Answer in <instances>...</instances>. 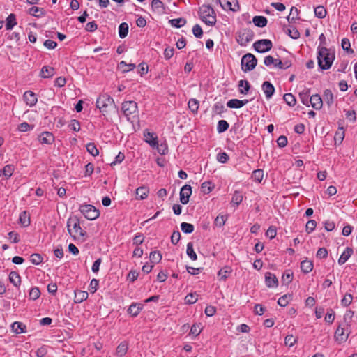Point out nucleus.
<instances>
[{
  "mask_svg": "<svg viewBox=\"0 0 357 357\" xmlns=\"http://www.w3.org/2000/svg\"><path fill=\"white\" fill-rule=\"evenodd\" d=\"M67 229L69 234L74 240H84L86 236V232L80 227L79 220L76 216L68 218Z\"/></svg>",
  "mask_w": 357,
  "mask_h": 357,
  "instance_id": "nucleus-1",
  "label": "nucleus"
},
{
  "mask_svg": "<svg viewBox=\"0 0 357 357\" xmlns=\"http://www.w3.org/2000/svg\"><path fill=\"white\" fill-rule=\"evenodd\" d=\"M334 59V50L324 47H319L317 55L319 67H331Z\"/></svg>",
  "mask_w": 357,
  "mask_h": 357,
  "instance_id": "nucleus-2",
  "label": "nucleus"
},
{
  "mask_svg": "<svg viewBox=\"0 0 357 357\" xmlns=\"http://www.w3.org/2000/svg\"><path fill=\"white\" fill-rule=\"evenodd\" d=\"M96 105L105 115L108 109H116L114 99L107 93L101 94L96 100Z\"/></svg>",
  "mask_w": 357,
  "mask_h": 357,
  "instance_id": "nucleus-3",
  "label": "nucleus"
},
{
  "mask_svg": "<svg viewBox=\"0 0 357 357\" xmlns=\"http://www.w3.org/2000/svg\"><path fill=\"white\" fill-rule=\"evenodd\" d=\"M201 20L208 26H213L216 23L215 13L213 8L208 5H203L199 11Z\"/></svg>",
  "mask_w": 357,
  "mask_h": 357,
  "instance_id": "nucleus-4",
  "label": "nucleus"
},
{
  "mask_svg": "<svg viewBox=\"0 0 357 357\" xmlns=\"http://www.w3.org/2000/svg\"><path fill=\"white\" fill-rule=\"evenodd\" d=\"M79 211L86 219L90 220H96L100 215L99 210L91 204L82 205Z\"/></svg>",
  "mask_w": 357,
  "mask_h": 357,
  "instance_id": "nucleus-5",
  "label": "nucleus"
},
{
  "mask_svg": "<svg viewBox=\"0 0 357 357\" xmlns=\"http://www.w3.org/2000/svg\"><path fill=\"white\" fill-rule=\"evenodd\" d=\"M254 33L250 29H243L240 30L236 35L237 42L242 46H245L248 43L252 40Z\"/></svg>",
  "mask_w": 357,
  "mask_h": 357,
  "instance_id": "nucleus-6",
  "label": "nucleus"
},
{
  "mask_svg": "<svg viewBox=\"0 0 357 357\" xmlns=\"http://www.w3.org/2000/svg\"><path fill=\"white\" fill-rule=\"evenodd\" d=\"M122 111L128 121H130V116L137 112V104L134 101H126L122 104Z\"/></svg>",
  "mask_w": 357,
  "mask_h": 357,
  "instance_id": "nucleus-7",
  "label": "nucleus"
},
{
  "mask_svg": "<svg viewBox=\"0 0 357 357\" xmlns=\"http://www.w3.org/2000/svg\"><path fill=\"white\" fill-rule=\"evenodd\" d=\"M253 47L257 52L263 53L269 51L273 47V43L268 39H261L256 41Z\"/></svg>",
  "mask_w": 357,
  "mask_h": 357,
  "instance_id": "nucleus-8",
  "label": "nucleus"
},
{
  "mask_svg": "<svg viewBox=\"0 0 357 357\" xmlns=\"http://www.w3.org/2000/svg\"><path fill=\"white\" fill-rule=\"evenodd\" d=\"M241 67H256L257 59L253 54L248 53L241 58Z\"/></svg>",
  "mask_w": 357,
  "mask_h": 357,
  "instance_id": "nucleus-9",
  "label": "nucleus"
},
{
  "mask_svg": "<svg viewBox=\"0 0 357 357\" xmlns=\"http://www.w3.org/2000/svg\"><path fill=\"white\" fill-rule=\"evenodd\" d=\"M192 195V187L189 185H183L180 191V202L183 204H186L189 202V198Z\"/></svg>",
  "mask_w": 357,
  "mask_h": 357,
  "instance_id": "nucleus-10",
  "label": "nucleus"
},
{
  "mask_svg": "<svg viewBox=\"0 0 357 357\" xmlns=\"http://www.w3.org/2000/svg\"><path fill=\"white\" fill-rule=\"evenodd\" d=\"M294 57L289 54L286 57L282 59H277L275 67H291L293 65H295Z\"/></svg>",
  "mask_w": 357,
  "mask_h": 357,
  "instance_id": "nucleus-11",
  "label": "nucleus"
},
{
  "mask_svg": "<svg viewBox=\"0 0 357 357\" xmlns=\"http://www.w3.org/2000/svg\"><path fill=\"white\" fill-rule=\"evenodd\" d=\"M220 3L224 9H229L232 11H236L239 9L237 0H220Z\"/></svg>",
  "mask_w": 357,
  "mask_h": 357,
  "instance_id": "nucleus-12",
  "label": "nucleus"
},
{
  "mask_svg": "<svg viewBox=\"0 0 357 357\" xmlns=\"http://www.w3.org/2000/svg\"><path fill=\"white\" fill-rule=\"evenodd\" d=\"M261 89L265 94L266 99L269 100L272 98L273 95L275 93V87L274 86L268 81L264 82L261 85Z\"/></svg>",
  "mask_w": 357,
  "mask_h": 357,
  "instance_id": "nucleus-13",
  "label": "nucleus"
},
{
  "mask_svg": "<svg viewBox=\"0 0 357 357\" xmlns=\"http://www.w3.org/2000/svg\"><path fill=\"white\" fill-rule=\"evenodd\" d=\"M24 99L26 105L29 107H33L36 105L38 101L36 94L31 91H27L24 93Z\"/></svg>",
  "mask_w": 357,
  "mask_h": 357,
  "instance_id": "nucleus-14",
  "label": "nucleus"
},
{
  "mask_svg": "<svg viewBox=\"0 0 357 357\" xmlns=\"http://www.w3.org/2000/svg\"><path fill=\"white\" fill-rule=\"evenodd\" d=\"M265 282L266 285L269 288H275L278 286V278L270 272H267L265 275Z\"/></svg>",
  "mask_w": 357,
  "mask_h": 357,
  "instance_id": "nucleus-15",
  "label": "nucleus"
},
{
  "mask_svg": "<svg viewBox=\"0 0 357 357\" xmlns=\"http://www.w3.org/2000/svg\"><path fill=\"white\" fill-rule=\"evenodd\" d=\"M38 140L41 144H51L54 141V137L52 132L46 131L39 135Z\"/></svg>",
  "mask_w": 357,
  "mask_h": 357,
  "instance_id": "nucleus-16",
  "label": "nucleus"
},
{
  "mask_svg": "<svg viewBox=\"0 0 357 357\" xmlns=\"http://www.w3.org/2000/svg\"><path fill=\"white\" fill-rule=\"evenodd\" d=\"M145 142L149 144L152 148H155L158 145V137L155 136L154 133L149 132L147 130L144 132Z\"/></svg>",
  "mask_w": 357,
  "mask_h": 357,
  "instance_id": "nucleus-17",
  "label": "nucleus"
},
{
  "mask_svg": "<svg viewBox=\"0 0 357 357\" xmlns=\"http://www.w3.org/2000/svg\"><path fill=\"white\" fill-rule=\"evenodd\" d=\"M310 103L314 109H320L323 105V100L319 95L315 94L310 96Z\"/></svg>",
  "mask_w": 357,
  "mask_h": 357,
  "instance_id": "nucleus-18",
  "label": "nucleus"
},
{
  "mask_svg": "<svg viewBox=\"0 0 357 357\" xmlns=\"http://www.w3.org/2000/svg\"><path fill=\"white\" fill-rule=\"evenodd\" d=\"M89 294L86 291L77 290L75 291V298L74 301L76 303H80L86 300L88 298Z\"/></svg>",
  "mask_w": 357,
  "mask_h": 357,
  "instance_id": "nucleus-19",
  "label": "nucleus"
},
{
  "mask_svg": "<svg viewBox=\"0 0 357 357\" xmlns=\"http://www.w3.org/2000/svg\"><path fill=\"white\" fill-rule=\"evenodd\" d=\"M353 254V249L351 248L347 247L344 250V251L341 255L340 257L338 259V263L340 265L344 264L346 261L349 259V257Z\"/></svg>",
  "mask_w": 357,
  "mask_h": 357,
  "instance_id": "nucleus-20",
  "label": "nucleus"
},
{
  "mask_svg": "<svg viewBox=\"0 0 357 357\" xmlns=\"http://www.w3.org/2000/svg\"><path fill=\"white\" fill-rule=\"evenodd\" d=\"M310 89H305L303 91L299 93V98L302 102V103L306 106L310 105Z\"/></svg>",
  "mask_w": 357,
  "mask_h": 357,
  "instance_id": "nucleus-21",
  "label": "nucleus"
},
{
  "mask_svg": "<svg viewBox=\"0 0 357 357\" xmlns=\"http://www.w3.org/2000/svg\"><path fill=\"white\" fill-rule=\"evenodd\" d=\"M301 269L304 273H309L313 269V263L310 260H303L301 263Z\"/></svg>",
  "mask_w": 357,
  "mask_h": 357,
  "instance_id": "nucleus-22",
  "label": "nucleus"
},
{
  "mask_svg": "<svg viewBox=\"0 0 357 357\" xmlns=\"http://www.w3.org/2000/svg\"><path fill=\"white\" fill-rule=\"evenodd\" d=\"M12 330L16 334L25 333L26 326L22 322L15 321L11 325Z\"/></svg>",
  "mask_w": 357,
  "mask_h": 357,
  "instance_id": "nucleus-23",
  "label": "nucleus"
},
{
  "mask_svg": "<svg viewBox=\"0 0 357 357\" xmlns=\"http://www.w3.org/2000/svg\"><path fill=\"white\" fill-rule=\"evenodd\" d=\"M9 280L15 286L18 287L21 283V278L15 271H11L9 274Z\"/></svg>",
  "mask_w": 357,
  "mask_h": 357,
  "instance_id": "nucleus-24",
  "label": "nucleus"
},
{
  "mask_svg": "<svg viewBox=\"0 0 357 357\" xmlns=\"http://www.w3.org/2000/svg\"><path fill=\"white\" fill-rule=\"evenodd\" d=\"M128 349V344L126 342H122L116 348V355L119 357H122L127 353Z\"/></svg>",
  "mask_w": 357,
  "mask_h": 357,
  "instance_id": "nucleus-25",
  "label": "nucleus"
},
{
  "mask_svg": "<svg viewBox=\"0 0 357 357\" xmlns=\"http://www.w3.org/2000/svg\"><path fill=\"white\" fill-rule=\"evenodd\" d=\"M252 22L256 26L264 27L267 24V19L264 16H255L252 19Z\"/></svg>",
  "mask_w": 357,
  "mask_h": 357,
  "instance_id": "nucleus-26",
  "label": "nucleus"
},
{
  "mask_svg": "<svg viewBox=\"0 0 357 357\" xmlns=\"http://www.w3.org/2000/svg\"><path fill=\"white\" fill-rule=\"evenodd\" d=\"M28 13L29 15L36 17H40L45 15L43 8L36 7V6H33V7L30 8Z\"/></svg>",
  "mask_w": 357,
  "mask_h": 357,
  "instance_id": "nucleus-27",
  "label": "nucleus"
},
{
  "mask_svg": "<svg viewBox=\"0 0 357 357\" xmlns=\"http://www.w3.org/2000/svg\"><path fill=\"white\" fill-rule=\"evenodd\" d=\"M239 91L242 94H247L250 89V84L247 80H240L238 82Z\"/></svg>",
  "mask_w": 357,
  "mask_h": 357,
  "instance_id": "nucleus-28",
  "label": "nucleus"
},
{
  "mask_svg": "<svg viewBox=\"0 0 357 357\" xmlns=\"http://www.w3.org/2000/svg\"><path fill=\"white\" fill-rule=\"evenodd\" d=\"M17 24L15 15L13 13L10 14L6 18V29L11 30Z\"/></svg>",
  "mask_w": 357,
  "mask_h": 357,
  "instance_id": "nucleus-29",
  "label": "nucleus"
},
{
  "mask_svg": "<svg viewBox=\"0 0 357 357\" xmlns=\"http://www.w3.org/2000/svg\"><path fill=\"white\" fill-rule=\"evenodd\" d=\"M231 273V268L229 266H225L218 271V276L220 278V280H226L229 274Z\"/></svg>",
  "mask_w": 357,
  "mask_h": 357,
  "instance_id": "nucleus-30",
  "label": "nucleus"
},
{
  "mask_svg": "<svg viewBox=\"0 0 357 357\" xmlns=\"http://www.w3.org/2000/svg\"><path fill=\"white\" fill-rule=\"evenodd\" d=\"M128 24L126 22L120 24L119 26V36L121 38H124L128 33Z\"/></svg>",
  "mask_w": 357,
  "mask_h": 357,
  "instance_id": "nucleus-31",
  "label": "nucleus"
},
{
  "mask_svg": "<svg viewBox=\"0 0 357 357\" xmlns=\"http://www.w3.org/2000/svg\"><path fill=\"white\" fill-rule=\"evenodd\" d=\"M323 98L325 102L330 107L333 102V95L331 90L326 89L324 92Z\"/></svg>",
  "mask_w": 357,
  "mask_h": 357,
  "instance_id": "nucleus-32",
  "label": "nucleus"
},
{
  "mask_svg": "<svg viewBox=\"0 0 357 357\" xmlns=\"http://www.w3.org/2000/svg\"><path fill=\"white\" fill-rule=\"evenodd\" d=\"M149 190L148 188L145 186H141L137 188L136 190V195L137 197H139L140 199H144L146 198L148 193Z\"/></svg>",
  "mask_w": 357,
  "mask_h": 357,
  "instance_id": "nucleus-33",
  "label": "nucleus"
},
{
  "mask_svg": "<svg viewBox=\"0 0 357 357\" xmlns=\"http://www.w3.org/2000/svg\"><path fill=\"white\" fill-rule=\"evenodd\" d=\"M186 253L192 261L197 259V255L193 249V243L192 242H189L187 244Z\"/></svg>",
  "mask_w": 357,
  "mask_h": 357,
  "instance_id": "nucleus-34",
  "label": "nucleus"
},
{
  "mask_svg": "<svg viewBox=\"0 0 357 357\" xmlns=\"http://www.w3.org/2000/svg\"><path fill=\"white\" fill-rule=\"evenodd\" d=\"M141 310L142 307H140L139 305L137 303H132V305H130L128 310V312L132 316L136 317L139 314Z\"/></svg>",
  "mask_w": 357,
  "mask_h": 357,
  "instance_id": "nucleus-35",
  "label": "nucleus"
},
{
  "mask_svg": "<svg viewBox=\"0 0 357 357\" xmlns=\"http://www.w3.org/2000/svg\"><path fill=\"white\" fill-rule=\"evenodd\" d=\"M243 197L241 192L236 190L232 196L231 204L238 206L243 201Z\"/></svg>",
  "mask_w": 357,
  "mask_h": 357,
  "instance_id": "nucleus-36",
  "label": "nucleus"
},
{
  "mask_svg": "<svg viewBox=\"0 0 357 357\" xmlns=\"http://www.w3.org/2000/svg\"><path fill=\"white\" fill-rule=\"evenodd\" d=\"M188 107H189L190 110L193 114H196L197 112L198 109H199V106L198 100H197L195 98H191L188 101Z\"/></svg>",
  "mask_w": 357,
  "mask_h": 357,
  "instance_id": "nucleus-37",
  "label": "nucleus"
},
{
  "mask_svg": "<svg viewBox=\"0 0 357 357\" xmlns=\"http://www.w3.org/2000/svg\"><path fill=\"white\" fill-rule=\"evenodd\" d=\"M326 10L322 6H319L314 8V15L319 19H323L326 15Z\"/></svg>",
  "mask_w": 357,
  "mask_h": 357,
  "instance_id": "nucleus-38",
  "label": "nucleus"
},
{
  "mask_svg": "<svg viewBox=\"0 0 357 357\" xmlns=\"http://www.w3.org/2000/svg\"><path fill=\"white\" fill-rule=\"evenodd\" d=\"M283 99L290 107L294 106L296 103V100L291 93H285L283 96Z\"/></svg>",
  "mask_w": 357,
  "mask_h": 357,
  "instance_id": "nucleus-39",
  "label": "nucleus"
},
{
  "mask_svg": "<svg viewBox=\"0 0 357 357\" xmlns=\"http://www.w3.org/2000/svg\"><path fill=\"white\" fill-rule=\"evenodd\" d=\"M229 123L225 120H220L218 122L217 130L219 133L225 132L229 128Z\"/></svg>",
  "mask_w": 357,
  "mask_h": 357,
  "instance_id": "nucleus-40",
  "label": "nucleus"
},
{
  "mask_svg": "<svg viewBox=\"0 0 357 357\" xmlns=\"http://www.w3.org/2000/svg\"><path fill=\"white\" fill-rule=\"evenodd\" d=\"M149 258L152 263L158 264L162 259V255L160 252L153 251L150 253Z\"/></svg>",
  "mask_w": 357,
  "mask_h": 357,
  "instance_id": "nucleus-41",
  "label": "nucleus"
},
{
  "mask_svg": "<svg viewBox=\"0 0 357 357\" xmlns=\"http://www.w3.org/2000/svg\"><path fill=\"white\" fill-rule=\"evenodd\" d=\"M291 298L290 294H284L278 299V304L281 307H285L289 304Z\"/></svg>",
  "mask_w": 357,
  "mask_h": 357,
  "instance_id": "nucleus-42",
  "label": "nucleus"
},
{
  "mask_svg": "<svg viewBox=\"0 0 357 357\" xmlns=\"http://www.w3.org/2000/svg\"><path fill=\"white\" fill-rule=\"evenodd\" d=\"M86 151L93 156L98 155L99 151L94 143H89L86 146Z\"/></svg>",
  "mask_w": 357,
  "mask_h": 357,
  "instance_id": "nucleus-43",
  "label": "nucleus"
},
{
  "mask_svg": "<svg viewBox=\"0 0 357 357\" xmlns=\"http://www.w3.org/2000/svg\"><path fill=\"white\" fill-rule=\"evenodd\" d=\"M181 229L185 234H191L194 231V226L190 223L182 222L181 224Z\"/></svg>",
  "mask_w": 357,
  "mask_h": 357,
  "instance_id": "nucleus-44",
  "label": "nucleus"
},
{
  "mask_svg": "<svg viewBox=\"0 0 357 357\" xmlns=\"http://www.w3.org/2000/svg\"><path fill=\"white\" fill-rule=\"evenodd\" d=\"M54 74V68H41L40 75L43 78L51 77Z\"/></svg>",
  "mask_w": 357,
  "mask_h": 357,
  "instance_id": "nucleus-45",
  "label": "nucleus"
},
{
  "mask_svg": "<svg viewBox=\"0 0 357 357\" xmlns=\"http://www.w3.org/2000/svg\"><path fill=\"white\" fill-rule=\"evenodd\" d=\"M293 273L290 271H286L282 276V282L284 284H289L293 280Z\"/></svg>",
  "mask_w": 357,
  "mask_h": 357,
  "instance_id": "nucleus-46",
  "label": "nucleus"
},
{
  "mask_svg": "<svg viewBox=\"0 0 357 357\" xmlns=\"http://www.w3.org/2000/svg\"><path fill=\"white\" fill-rule=\"evenodd\" d=\"M227 219V215H218L215 219L214 224L216 227H222L225 225Z\"/></svg>",
  "mask_w": 357,
  "mask_h": 357,
  "instance_id": "nucleus-47",
  "label": "nucleus"
},
{
  "mask_svg": "<svg viewBox=\"0 0 357 357\" xmlns=\"http://www.w3.org/2000/svg\"><path fill=\"white\" fill-rule=\"evenodd\" d=\"M169 22L172 26L176 28H180L185 24L186 21L183 18H176L171 20Z\"/></svg>",
  "mask_w": 357,
  "mask_h": 357,
  "instance_id": "nucleus-48",
  "label": "nucleus"
},
{
  "mask_svg": "<svg viewBox=\"0 0 357 357\" xmlns=\"http://www.w3.org/2000/svg\"><path fill=\"white\" fill-rule=\"evenodd\" d=\"M40 296V291L39 289V288L35 287H33L31 289L30 291H29V298L31 299V300H36L38 299Z\"/></svg>",
  "mask_w": 357,
  "mask_h": 357,
  "instance_id": "nucleus-49",
  "label": "nucleus"
},
{
  "mask_svg": "<svg viewBox=\"0 0 357 357\" xmlns=\"http://www.w3.org/2000/svg\"><path fill=\"white\" fill-rule=\"evenodd\" d=\"M14 169L15 168L13 165H7L3 167V170L1 171V173L7 178H9L12 176Z\"/></svg>",
  "mask_w": 357,
  "mask_h": 357,
  "instance_id": "nucleus-50",
  "label": "nucleus"
},
{
  "mask_svg": "<svg viewBox=\"0 0 357 357\" xmlns=\"http://www.w3.org/2000/svg\"><path fill=\"white\" fill-rule=\"evenodd\" d=\"M344 131L343 128H342L339 130H337L335 134L334 140H335V144L336 143L341 144L344 139Z\"/></svg>",
  "mask_w": 357,
  "mask_h": 357,
  "instance_id": "nucleus-51",
  "label": "nucleus"
},
{
  "mask_svg": "<svg viewBox=\"0 0 357 357\" xmlns=\"http://www.w3.org/2000/svg\"><path fill=\"white\" fill-rule=\"evenodd\" d=\"M30 261L33 264L39 265L43 261V257L40 254L34 253L30 256Z\"/></svg>",
  "mask_w": 357,
  "mask_h": 357,
  "instance_id": "nucleus-52",
  "label": "nucleus"
},
{
  "mask_svg": "<svg viewBox=\"0 0 357 357\" xmlns=\"http://www.w3.org/2000/svg\"><path fill=\"white\" fill-rule=\"evenodd\" d=\"M252 177L255 181L261 182L264 177V171L262 169H256L253 171Z\"/></svg>",
  "mask_w": 357,
  "mask_h": 357,
  "instance_id": "nucleus-53",
  "label": "nucleus"
},
{
  "mask_svg": "<svg viewBox=\"0 0 357 357\" xmlns=\"http://www.w3.org/2000/svg\"><path fill=\"white\" fill-rule=\"evenodd\" d=\"M213 111L219 115H221L225 111H226L225 106L220 102H216L213 107Z\"/></svg>",
  "mask_w": 357,
  "mask_h": 357,
  "instance_id": "nucleus-54",
  "label": "nucleus"
},
{
  "mask_svg": "<svg viewBox=\"0 0 357 357\" xmlns=\"http://www.w3.org/2000/svg\"><path fill=\"white\" fill-rule=\"evenodd\" d=\"M213 188V186H211V183L209 181H206L202 183L201 189L202 192L204 194H208L211 192L212 189Z\"/></svg>",
  "mask_w": 357,
  "mask_h": 357,
  "instance_id": "nucleus-55",
  "label": "nucleus"
},
{
  "mask_svg": "<svg viewBox=\"0 0 357 357\" xmlns=\"http://www.w3.org/2000/svg\"><path fill=\"white\" fill-rule=\"evenodd\" d=\"M240 104V100L231 99L227 102V106L231 109H238L241 108Z\"/></svg>",
  "mask_w": 357,
  "mask_h": 357,
  "instance_id": "nucleus-56",
  "label": "nucleus"
},
{
  "mask_svg": "<svg viewBox=\"0 0 357 357\" xmlns=\"http://www.w3.org/2000/svg\"><path fill=\"white\" fill-rule=\"evenodd\" d=\"M335 337L337 340H345L347 338V335L344 336V328L338 327L335 333Z\"/></svg>",
  "mask_w": 357,
  "mask_h": 357,
  "instance_id": "nucleus-57",
  "label": "nucleus"
},
{
  "mask_svg": "<svg viewBox=\"0 0 357 357\" xmlns=\"http://www.w3.org/2000/svg\"><path fill=\"white\" fill-rule=\"evenodd\" d=\"M353 297L350 294H346L344 298L341 300L342 305L344 307L349 306L352 302Z\"/></svg>",
  "mask_w": 357,
  "mask_h": 357,
  "instance_id": "nucleus-58",
  "label": "nucleus"
},
{
  "mask_svg": "<svg viewBox=\"0 0 357 357\" xmlns=\"http://www.w3.org/2000/svg\"><path fill=\"white\" fill-rule=\"evenodd\" d=\"M316 226H317L316 221L314 220H310L306 224L305 230L308 234H310L314 230Z\"/></svg>",
  "mask_w": 357,
  "mask_h": 357,
  "instance_id": "nucleus-59",
  "label": "nucleus"
},
{
  "mask_svg": "<svg viewBox=\"0 0 357 357\" xmlns=\"http://www.w3.org/2000/svg\"><path fill=\"white\" fill-rule=\"evenodd\" d=\"M197 301V295L196 294H188L185 298V303L188 304H193L196 303Z\"/></svg>",
  "mask_w": 357,
  "mask_h": 357,
  "instance_id": "nucleus-60",
  "label": "nucleus"
},
{
  "mask_svg": "<svg viewBox=\"0 0 357 357\" xmlns=\"http://www.w3.org/2000/svg\"><path fill=\"white\" fill-rule=\"evenodd\" d=\"M341 46L342 49L347 52H353V50L351 49L350 41L348 38H343L342 40Z\"/></svg>",
  "mask_w": 357,
  "mask_h": 357,
  "instance_id": "nucleus-61",
  "label": "nucleus"
},
{
  "mask_svg": "<svg viewBox=\"0 0 357 357\" xmlns=\"http://www.w3.org/2000/svg\"><path fill=\"white\" fill-rule=\"evenodd\" d=\"M192 33L196 38H200L203 35L202 27L199 24H195L192 27Z\"/></svg>",
  "mask_w": 357,
  "mask_h": 357,
  "instance_id": "nucleus-62",
  "label": "nucleus"
},
{
  "mask_svg": "<svg viewBox=\"0 0 357 357\" xmlns=\"http://www.w3.org/2000/svg\"><path fill=\"white\" fill-rule=\"evenodd\" d=\"M276 234V227L274 226H270L266 232V236L268 237L270 239H273L275 237Z\"/></svg>",
  "mask_w": 357,
  "mask_h": 357,
  "instance_id": "nucleus-63",
  "label": "nucleus"
},
{
  "mask_svg": "<svg viewBox=\"0 0 357 357\" xmlns=\"http://www.w3.org/2000/svg\"><path fill=\"white\" fill-rule=\"evenodd\" d=\"M68 126L70 130L75 131V132H78L80 130V123L76 119L71 120Z\"/></svg>",
  "mask_w": 357,
  "mask_h": 357,
  "instance_id": "nucleus-64",
  "label": "nucleus"
}]
</instances>
